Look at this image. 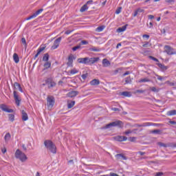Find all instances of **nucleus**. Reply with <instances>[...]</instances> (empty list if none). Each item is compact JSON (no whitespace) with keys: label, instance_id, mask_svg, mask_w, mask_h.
Wrapping results in <instances>:
<instances>
[{"label":"nucleus","instance_id":"obj_1","mask_svg":"<svg viewBox=\"0 0 176 176\" xmlns=\"http://www.w3.org/2000/svg\"><path fill=\"white\" fill-rule=\"evenodd\" d=\"M13 94H14V100L15 101V104L17 107H20V102H21V97L19 95V92L16 90H19L21 93H23V88H21V85L19 82L14 83V88H13Z\"/></svg>","mask_w":176,"mask_h":176},{"label":"nucleus","instance_id":"obj_2","mask_svg":"<svg viewBox=\"0 0 176 176\" xmlns=\"http://www.w3.org/2000/svg\"><path fill=\"white\" fill-rule=\"evenodd\" d=\"M44 145L47 148V151H50L52 153H57V147L54 144L53 142L50 140H45Z\"/></svg>","mask_w":176,"mask_h":176},{"label":"nucleus","instance_id":"obj_3","mask_svg":"<svg viewBox=\"0 0 176 176\" xmlns=\"http://www.w3.org/2000/svg\"><path fill=\"white\" fill-rule=\"evenodd\" d=\"M15 157L16 159H19V160H21V162H25L27 160V159H28L27 157V155H25V154L24 153H23L21 151H20L19 149H17L15 152Z\"/></svg>","mask_w":176,"mask_h":176},{"label":"nucleus","instance_id":"obj_4","mask_svg":"<svg viewBox=\"0 0 176 176\" xmlns=\"http://www.w3.org/2000/svg\"><path fill=\"white\" fill-rule=\"evenodd\" d=\"M54 102L56 100H54V97L52 96H48L47 98V107L48 109H52L54 106Z\"/></svg>","mask_w":176,"mask_h":176},{"label":"nucleus","instance_id":"obj_5","mask_svg":"<svg viewBox=\"0 0 176 176\" xmlns=\"http://www.w3.org/2000/svg\"><path fill=\"white\" fill-rule=\"evenodd\" d=\"M164 52L168 56H173V54H176L175 50H174V48L171 47V46L170 45L164 46Z\"/></svg>","mask_w":176,"mask_h":176},{"label":"nucleus","instance_id":"obj_6","mask_svg":"<svg viewBox=\"0 0 176 176\" xmlns=\"http://www.w3.org/2000/svg\"><path fill=\"white\" fill-rule=\"evenodd\" d=\"M122 122L120 120H117L115 122H112L108 124H107L104 129H111V127H116L117 126H122Z\"/></svg>","mask_w":176,"mask_h":176},{"label":"nucleus","instance_id":"obj_7","mask_svg":"<svg viewBox=\"0 0 176 176\" xmlns=\"http://www.w3.org/2000/svg\"><path fill=\"white\" fill-rule=\"evenodd\" d=\"M61 39H62V38L59 37L54 41V44L51 47L52 50H56V49H57V47H58V46H60V43H61Z\"/></svg>","mask_w":176,"mask_h":176},{"label":"nucleus","instance_id":"obj_8","mask_svg":"<svg viewBox=\"0 0 176 176\" xmlns=\"http://www.w3.org/2000/svg\"><path fill=\"white\" fill-rule=\"evenodd\" d=\"M45 83L47 85L49 89H52V87H54L56 86V82L50 78L45 80Z\"/></svg>","mask_w":176,"mask_h":176},{"label":"nucleus","instance_id":"obj_9","mask_svg":"<svg viewBox=\"0 0 176 176\" xmlns=\"http://www.w3.org/2000/svg\"><path fill=\"white\" fill-rule=\"evenodd\" d=\"M0 109L4 112H7L8 113H12L13 112V109H8V106L3 104H0Z\"/></svg>","mask_w":176,"mask_h":176},{"label":"nucleus","instance_id":"obj_10","mask_svg":"<svg viewBox=\"0 0 176 176\" xmlns=\"http://www.w3.org/2000/svg\"><path fill=\"white\" fill-rule=\"evenodd\" d=\"M43 12V9L38 10L34 14L26 18V20H31L32 19H35L36 16H38V14H41V13H42Z\"/></svg>","mask_w":176,"mask_h":176},{"label":"nucleus","instance_id":"obj_11","mask_svg":"<svg viewBox=\"0 0 176 176\" xmlns=\"http://www.w3.org/2000/svg\"><path fill=\"white\" fill-rule=\"evenodd\" d=\"M100 60V58H88V64L89 65H91L93 64H96V63H98V61Z\"/></svg>","mask_w":176,"mask_h":176},{"label":"nucleus","instance_id":"obj_12","mask_svg":"<svg viewBox=\"0 0 176 176\" xmlns=\"http://www.w3.org/2000/svg\"><path fill=\"white\" fill-rule=\"evenodd\" d=\"M80 64H89V57L80 58L77 60Z\"/></svg>","mask_w":176,"mask_h":176},{"label":"nucleus","instance_id":"obj_13","mask_svg":"<svg viewBox=\"0 0 176 176\" xmlns=\"http://www.w3.org/2000/svg\"><path fill=\"white\" fill-rule=\"evenodd\" d=\"M74 64V56L73 55H70L68 57V62L67 63L68 67H73Z\"/></svg>","mask_w":176,"mask_h":176},{"label":"nucleus","instance_id":"obj_14","mask_svg":"<svg viewBox=\"0 0 176 176\" xmlns=\"http://www.w3.org/2000/svg\"><path fill=\"white\" fill-rule=\"evenodd\" d=\"M79 94V91H71L67 94L68 97H70V98H72L74 97H76Z\"/></svg>","mask_w":176,"mask_h":176},{"label":"nucleus","instance_id":"obj_15","mask_svg":"<svg viewBox=\"0 0 176 176\" xmlns=\"http://www.w3.org/2000/svg\"><path fill=\"white\" fill-rule=\"evenodd\" d=\"M117 160H127V157L123 154H117L115 155Z\"/></svg>","mask_w":176,"mask_h":176},{"label":"nucleus","instance_id":"obj_16","mask_svg":"<svg viewBox=\"0 0 176 176\" xmlns=\"http://www.w3.org/2000/svg\"><path fill=\"white\" fill-rule=\"evenodd\" d=\"M102 64L103 67H104V68H107V67H109V65H111V62H109L108 59L104 58L102 61Z\"/></svg>","mask_w":176,"mask_h":176},{"label":"nucleus","instance_id":"obj_17","mask_svg":"<svg viewBox=\"0 0 176 176\" xmlns=\"http://www.w3.org/2000/svg\"><path fill=\"white\" fill-rule=\"evenodd\" d=\"M21 113H22V120L23 122H27V120H28V114H27V113L24 110H22Z\"/></svg>","mask_w":176,"mask_h":176},{"label":"nucleus","instance_id":"obj_18","mask_svg":"<svg viewBox=\"0 0 176 176\" xmlns=\"http://www.w3.org/2000/svg\"><path fill=\"white\" fill-rule=\"evenodd\" d=\"M116 141L122 142V141H127V137L126 136H117L115 138Z\"/></svg>","mask_w":176,"mask_h":176},{"label":"nucleus","instance_id":"obj_19","mask_svg":"<svg viewBox=\"0 0 176 176\" xmlns=\"http://www.w3.org/2000/svg\"><path fill=\"white\" fill-rule=\"evenodd\" d=\"M12 138V135H10V133H7L5 136H4V140L6 144H8V142H9V141H10V138Z\"/></svg>","mask_w":176,"mask_h":176},{"label":"nucleus","instance_id":"obj_20","mask_svg":"<svg viewBox=\"0 0 176 176\" xmlns=\"http://www.w3.org/2000/svg\"><path fill=\"white\" fill-rule=\"evenodd\" d=\"M13 60L16 64H19L20 58H19V55L16 53L13 54Z\"/></svg>","mask_w":176,"mask_h":176},{"label":"nucleus","instance_id":"obj_21","mask_svg":"<svg viewBox=\"0 0 176 176\" xmlns=\"http://www.w3.org/2000/svg\"><path fill=\"white\" fill-rule=\"evenodd\" d=\"M90 85L91 86H97V85H100V80L98 79H94L90 82Z\"/></svg>","mask_w":176,"mask_h":176},{"label":"nucleus","instance_id":"obj_22","mask_svg":"<svg viewBox=\"0 0 176 176\" xmlns=\"http://www.w3.org/2000/svg\"><path fill=\"white\" fill-rule=\"evenodd\" d=\"M126 30H127V25H125L121 28H119L117 30V32H124V31H126Z\"/></svg>","mask_w":176,"mask_h":176},{"label":"nucleus","instance_id":"obj_23","mask_svg":"<svg viewBox=\"0 0 176 176\" xmlns=\"http://www.w3.org/2000/svg\"><path fill=\"white\" fill-rule=\"evenodd\" d=\"M157 65H158L159 68L162 69V71H167V69H168V67L165 66L164 65H163L162 63H158Z\"/></svg>","mask_w":176,"mask_h":176},{"label":"nucleus","instance_id":"obj_24","mask_svg":"<svg viewBox=\"0 0 176 176\" xmlns=\"http://www.w3.org/2000/svg\"><path fill=\"white\" fill-rule=\"evenodd\" d=\"M166 115L168 116H174L176 115V110H171V111H167Z\"/></svg>","mask_w":176,"mask_h":176},{"label":"nucleus","instance_id":"obj_25","mask_svg":"<svg viewBox=\"0 0 176 176\" xmlns=\"http://www.w3.org/2000/svg\"><path fill=\"white\" fill-rule=\"evenodd\" d=\"M89 9V7H87V4H85L83 6L81 7L80 11L83 13V12H86Z\"/></svg>","mask_w":176,"mask_h":176},{"label":"nucleus","instance_id":"obj_26","mask_svg":"<svg viewBox=\"0 0 176 176\" xmlns=\"http://www.w3.org/2000/svg\"><path fill=\"white\" fill-rule=\"evenodd\" d=\"M91 52H101V49L97 47H92L89 49Z\"/></svg>","mask_w":176,"mask_h":176},{"label":"nucleus","instance_id":"obj_27","mask_svg":"<svg viewBox=\"0 0 176 176\" xmlns=\"http://www.w3.org/2000/svg\"><path fill=\"white\" fill-rule=\"evenodd\" d=\"M50 67H52V63L50 61L45 62V64H44L45 69H48V68H50Z\"/></svg>","mask_w":176,"mask_h":176},{"label":"nucleus","instance_id":"obj_28","mask_svg":"<svg viewBox=\"0 0 176 176\" xmlns=\"http://www.w3.org/2000/svg\"><path fill=\"white\" fill-rule=\"evenodd\" d=\"M146 82H151V80H149L148 78H144L139 80V83H145Z\"/></svg>","mask_w":176,"mask_h":176},{"label":"nucleus","instance_id":"obj_29","mask_svg":"<svg viewBox=\"0 0 176 176\" xmlns=\"http://www.w3.org/2000/svg\"><path fill=\"white\" fill-rule=\"evenodd\" d=\"M122 96H124V97H131V93L129 91H123Z\"/></svg>","mask_w":176,"mask_h":176},{"label":"nucleus","instance_id":"obj_30","mask_svg":"<svg viewBox=\"0 0 176 176\" xmlns=\"http://www.w3.org/2000/svg\"><path fill=\"white\" fill-rule=\"evenodd\" d=\"M43 61L49 62V54H45L43 57Z\"/></svg>","mask_w":176,"mask_h":176},{"label":"nucleus","instance_id":"obj_31","mask_svg":"<svg viewBox=\"0 0 176 176\" xmlns=\"http://www.w3.org/2000/svg\"><path fill=\"white\" fill-rule=\"evenodd\" d=\"M74 105H75V101H72L70 102H68L67 107L69 109H71V108H72Z\"/></svg>","mask_w":176,"mask_h":176},{"label":"nucleus","instance_id":"obj_32","mask_svg":"<svg viewBox=\"0 0 176 176\" xmlns=\"http://www.w3.org/2000/svg\"><path fill=\"white\" fill-rule=\"evenodd\" d=\"M79 72V70H78L76 68H74L70 71L71 75H75V74H78Z\"/></svg>","mask_w":176,"mask_h":176},{"label":"nucleus","instance_id":"obj_33","mask_svg":"<svg viewBox=\"0 0 176 176\" xmlns=\"http://www.w3.org/2000/svg\"><path fill=\"white\" fill-rule=\"evenodd\" d=\"M105 28V26H99V27H98L97 28H96V31L98 32H102V31H104V29Z\"/></svg>","mask_w":176,"mask_h":176},{"label":"nucleus","instance_id":"obj_34","mask_svg":"<svg viewBox=\"0 0 176 176\" xmlns=\"http://www.w3.org/2000/svg\"><path fill=\"white\" fill-rule=\"evenodd\" d=\"M144 126H160V124H155L152 122H147Z\"/></svg>","mask_w":176,"mask_h":176},{"label":"nucleus","instance_id":"obj_35","mask_svg":"<svg viewBox=\"0 0 176 176\" xmlns=\"http://www.w3.org/2000/svg\"><path fill=\"white\" fill-rule=\"evenodd\" d=\"M153 134H162V131L160 129H155L151 131Z\"/></svg>","mask_w":176,"mask_h":176},{"label":"nucleus","instance_id":"obj_36","mask_svg":"<svg viewBox=\"0 0 176 176\" xmlns=\"http://www.w3.org/2000/svg\"><path fill=\"white\" fill-rule=\"evenodd\" d=\"M8 118H9V120H10V122H14V115L9 114Z\"/></svg>","mask_w":176,"mask_h":176},{"label":"nucleus","instance_id":"obj_37","mask_svg":"<svg viewBox=\"0 0 176 176\" xmlns=\"http://www.w3.org/2000/svg\"><path fill=\"white\" fill-rule=\"evenodd\" d=\"M150 90H151V91H153L154 93H159V89H156V87H150Z\"/></svg>","mask_w":176,"mask_h":176},{"label":"nucleus","instance_id":"obj_38","mask_svg":"<svg viewBox=\"0 0 176 176\" xmlns=\"http://www.w3.org/2000/svg\"><path fill=\"white\" fill-rule=\"evenodd\" d=\"M45 49V47H40L38 50H37V52H38V54L42 53V52L44 51V50Z\"/></svg>","mask_w":176,"mask_h":176},{"label":"nucleus","instance_id":"obj_39","mask_svg":"<svg viewBox=\"0 0 176 176\" xmlns=\"http://www.w3.org/2000/svg\"><path fill=\"white\" fill-rule=\"evenodd\" d=\"M157 79L158 80H164V79H166V77H162V76H159V75H157Z\"/></svg>","mask_w":176,"mask_h":176},{"label":"nucleus","instance_id":"obj_40","mask_svg":"<svg viewBox=\"0 0 176 176\" xmlns=\"http://www.w3.org/2000/svg\"><path fill=\"white\" fill-rule=\"evenodd\" d=\"M122 12V7H119L116 10V14H119Z\"/></svg>","mask_w":176,"mask_h":176},{"label":"nucleus","instance_id":"obj_41","mask_svg":"<svg viewBox=\"0 0 176 176\" xmlns=\"http://www.w3.org/2000/svg\"><path fill=\"white\" fill-rule=\"evenodd\" d=\"M135 140H137V138H135V137H130L129 138V141H131V142H134V141H135Z\"/></svg>","mask_w":176,"mask_h":176},{"label":"nucleus","instance_id":"obj_42","mask_svg":"<svg viewBox=\"0 0 176 176\" xmlns=\"http://www.w3.org/2000/svg\"><path fill=\"white\" fill-rule=\"evenodd\" d=\"M125 82H126V84L131 83V78H130V77H127L125 79Z\"/></svg>","mask_w":176,"mask_h":176},{"label":"nucleus","instance_id":"obj_43","mask_svg":"<svg viewBox=\"0 0 176 176\" xmlns=\"http://www.w3.org/2000/svg\"><path fill=\"white\" fill-rule=\"evenodd\" d=\"M78 49H80V45H77L75 46L72 48L73 52H76V50H78Z\"/></svg>","mask_w":176,"mask_h":176},{"label":"nucleus","instance_id":"obj_44","mask_svg":"<svg viewBox=\"0 0 176 176\" xmlns=\"http://www.w3.org/2000/svg\"><path fill=\"white\" fill-rule=\"evenodd\" d=\"M143 47H149V42L146 41L144 42V44L142 45Z\"/></svg>","mask_w":176,"mask_h":176},{"label":"nucleus","instance_id":"obj_45","mask_svg":"<svg viewBox=\"0 0 176 176\" xmlns=\"http://www.w3.org/2000/svg\"><path fill=\"white\" fill-rule=\"evenodd\" d=\"M21 42L23 45H25V46H27V41H25V38H22Z\"/></svg>","mask_w":176,"mask_h":176},{"label":"nucleus","instance_id":"obj_46","mask_svg":"<svg viewBox=\"0 0 176 176\" xmlns=\"http://www.w3.org/2000/svg\"><path fill=\"white\" fill-rule=\"evenodd\" d=\"M81 78L83 79V80H86V79L87 78V74H82L81 76Z\"/></svg>","mask_w":176,"mask_h":176},{"label":"nucleus","instance_id":"obj_47","mask_svg":"<svg viewBox=\"0 0 176 176\" xmlns=\"http://www.w3.org/2000/svg\"><path fill=\"white\" fill-rule=\"evenodd\" d=\"M150 58L151 60H153V61H155L156 63H159V59H157V58H155L153 56H150Z\"/></svg>","mask_w":176,"mask_h":176},{"label":"nucleus","instance_id":"obj_48","mask_svg":"<svg viewBox=\"0 0 176 176\" xmlns=\"http://www.w3.org/2000/svg\"><path fill=\"white\" fill-rule=\"evenodd\" d=\"M136 93H140V94H142L145 93V91H144L142 89H138V90H136Z\"/></svg>","mask_w":176,"mask_h":176},{"label":"nucleus","instance_id":"obj_49","mask_svg":"<svg viewBox=\"0 0 176 176\" xmlns=\"http://www.w3.org/2000/svg\"><path fill=\"white\" fill-rule=\"evenodd\" d=\"M131 133H133L131 130H128L124 132V134H126V135H129V134H131Z\"/></svg>","mask_w":176,"mask_h":176},{"label":"nucleus","instance_id":"obj_50","mask_svg":"<svg viewBox=\"0 0 176 176\" xmlns=\"http://www.w3.org/2000/svg\"><path fill=\"white\" fill-rule=\"evenodd\" d=\"M166 83H167L169 86H175V83H174V82H170V81H167Z\"/></svg>","mask_w":176,"mask_h":176},{"label":"nucleus","instance_id":"obj_51","mask_svg":"<svg viewBox=\"0 0 176 176\" xmlns=\"http://www.w3.org/2000/svg\"><path fill=\"white\" fill-rule=\"evenodd\" d=\"M81 45H89V42L87 41H82Z\"/></svg>","mask_w":176,"mask_h":176},{"label":"nucleus","instance_id":"obj_52","mask_svg":"<svg viewBox=\"0 0 176 176\" xmlns=\"http://www.w3.org/2000/svg\"><path fill=\"white\" fill-rule=\"evenodd\" d=\"M167 3H171L175 2V0H165Z\"/></svg>","mask_w":176,"mask_h":176},{"label":"nucleus","instance_id":"obj_53","mask_svg":"<svg viewBox=\"0 0 176 176\" xmlns=\"http://www.w3.org/2000/svg\"><path fill=\"white\" fill-rule=\"evenodd\" d=\"M136 11L138 12V13H142V12H144V10L141 8H138Z\"/></svg>","mask_w":176,"mask_h":176},{"label":"nucleus","instance_id":"obj_54","mask_svg":"<svg viewBox=\"0 0 176 176\" xmlns=\"http://www.w3.org/2000/svg\"><path fill=\"white\" fill-rule=\"evenodd\" d=\"M138 155H140V156H144V155H145V152H142V151H139L138 152Z\"/></svg>","mask_w":176,"mask_h":176},{"label":"nucleus","instance_id":"obj_55","mask_svg":"<svg viewBox=\"0 0 176 176\" xmlns=\"http://www.w3.org/2000/svg\"><path fill=\"white\" fill-rule=\"evenodd\" d=\"M92 3H93V0H89L87 1L86 5H92Z\"/></svg>","mask_w":176,"mask_h":176},{"label":"nucleus","instance_id":"obj_56","mask_svg":"<svg viewBox=\"0 0 176 176\" xmlns=\"http://www.w3.org/2000/svg\"><path fill=\"white\" fill-rule=\"evenodd\" d=\"M162 175H163V173H162V172H158V173H157L155 174V176H162Z\"/></svg>","mask_w":176,"mask_h":176},{"label":"nucleus","instance_id":"obj_57","mask_svg":"<svg viewBox=\"0 0 176 176\" xmlns=\"http://www.w3.org/2000/svg\"><path fill=\"white\" fill-rule=\"evenodd\" d=\"M138 15V11H137V10L134 12L133 14V17H137V16Z\"/></svg>","mask_w":176,"mask_h":176},{"label":"nucleus","instance_id":"obj_58","mask_svg":"<svg viewBox=\"0 0 176 176\" xmlns=\"http://www.w3.org/2000/svg\"><path fill=\"white\" fill-rule=\"evenodd\" d=\"M72 31H74V30H67V31H66L65 32L66 35H69V34H71V32H72Z\"/></svg>","mask_w":176,"mask_h":176},{"label":"nucleus","instance_id":"obj_59","mask_svg":"<svg viewBox=\"0 0 176 176\" xmlns=\"http://www.w3.org/2000/svg\"><path fill=\"white\" fill-rule=\"evenodd\" d=\"M112 111H114V112H118V111H119V109L116 107H113L112 108Z\"/></svg>","mask_w":176,"mask_h":176},{"label":"nucleus","instance_id":"obj_60","mask_svg":"<svg viewBox=\"0 0 176 176\" xmlns=\"http://www.w3.org/2000/svg\"><path fill=\"white\" fill-rule=\"evenodd\" d=\"M142 38H146V39H148V38H149V35H148V34H144V35L142 36Z\"/></svg>","mask_w":176,"mask_h":176},{"label":"nucleus","instance_id":"obj_61","mask_svg":"<svg viewBox=\"0 0 176 176\" xmlns=\"http://www.w3.org/2000/svg\"><path fill=\"white\" fill-rule=\"evenodd\" d=\"M148 19L150 20H152V19H155V16H153V15H148Z\"/></svg>","mask_w":176,"mask_h":176},{"label":"nucleus","instance_id":"obj_62","mask_svg":"<svg viewBox=\"0 0 176 176\" xmlns=\"http://www.w3.org/2000/svg\"><path fill=\"white\" fill-rule=\"evenodd\" d=\"M6 148H2L1 149V152H2V153H6Z\"/></svg>","mask_w":176,"mask_h":176},{"label":"nucleus","instance_id":"obj_63","mask_svg":"<svg viewBox=\"0 0 176 176\" xmlns=\"http://www.w3.org/2000/svg\"><path fill=\"white\" fill-rule=\"evenodd\" d=\"M22 148L23 151H27V147H25V144H22Z\"/></svg>","mask_w":176,"mask_h":176},{"label":"nucleus","instance_id":"obj_64","mask_svg":"<svg viewBox=\"0 0 176 176\" xmlns=\"http://www.w3.org/2000/svg\"><path fill=\"white\" fill-rule=\"evenodd\" d=\"M169 123L170 124H176V122L175 121H169Z\"/></svg>","mask_w":176,"mask_h":176}]
</instances>
